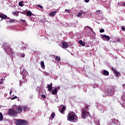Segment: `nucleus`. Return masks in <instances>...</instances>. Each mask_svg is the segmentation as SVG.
Listing matches in <instances>:
<instances>
[{"mask_svg": "<svg viewBox=\"0 0 125 125\" xmlns=\"http://www.w3.org/2000/svg\"><path fill=\"white\" fill-rule=\"evenodd\" d=\"M22 83V82H21V81H20V84H19V85H20V86H21V83Z\"/></svg>", "mask_w": 125, "mask_h": 125, "instance_id": "nucleus-51", "label": "nucleus"}, {"mask_svg": "<svg viewBox=\"0 0 125 125\" xmlns=\"http://www.w3.org/2000/svg\"><path fill=\"white\" fill-rule=\"evenodd\" d=\"M55 117V113L53 112L51 115V118L52 119H54V117Z\"/></svg>", "mask_w": 125, "mask_h": 125, "instance_id": "nucleus-28", "label": "nucleus"}, {"mask_svg": "<svg viewBox=\"0 0 125 125\" xmlns=\"http://www.w3.org/2000/svg\"><path fill=\"white\" fill-rule=\"evenodd\" d=\"M22 107V109L23 110V112H25V111H26V110H27L28 106H26V105H22L21 106Z\"/></svg>", "mask_w": 125, "mask_h": 125, "instance_id": "nucleus-21", "label": "nucleus"}, {"mask_svg": "<svg viewBox=\"0 0 125 125\" xmlns=\"http://www.w3.org/2000/svg\"><path fill=\"white\" fill-rule=\"evenodd\" d=\"M58 92V91L57 90V88H56L54 87V89H53L52 91V94H56Z\"/></svg>", "mask_w": 125, "mask_h": 125, "instance_id": "nucleus-16", "label": "nucleus"}, {"mask_svg": "<svg viewBox=\"0 0 125 125\" xmlns=\"http://www.w3.org/2000/svg\"><path fill=\"white\" fill-rule=\"evenodd\" d=\"M21 14H25V12L22 11L21 12Z\"/></svg>", "mask_w": 125, "mask_h": 125, "instance_id": "nucleus-49", "label": "nucleus"}, {"mask_svg": "<svg viewBox=\"0 0 125 125\" xmlns=\"http://www.w3.org/2000/svg\"><path fill=\"white\" fill-rule=\"evenodd\" d=\"M115 76H116V77H118L119 75H120V73L119 72H118V71H116V72H115Z\"/></svg>", "mask_w": 125, "mask_h": 125, "instance_id": "nucleus-33", "label": "nucleus"}, {"mask_svg": "<svg viewBox=\"0 0 125 125\" xmlns=\"http://www.w3.org/2000/svg\"><path fill=\"white\" fill-rule=\"evenodd\" d=\"M116 41L117 42H121V40L119 39V38L117 39L116 40Z\"/></svg>", "mask_w": 125, "mask_h": 125, "instance_id": "nucleus-36", "label": "nucleus"}, {"mask_svg": "<svg viewBox=\"0 0 125 125\" xmlns=\"http://www.w3.org/2000/svg\"><path fill=\"white\" fill-rule=\"evenodd\" d=\"M75 116H76V113L74 112H69L67 115V121L73 122L75 120Z\"/></svg>", "mask_w": 125, "mask_h": 125, "instance_id": "nucleus-2", "label": "nucleus"}, {"mask_svg": "<svg viewBox=\"0 0 125 125\" xmlns=\"http://www.w3.org/2000/svg\"><path fill=\"white\" fill-rule=\"evenodd\" d=\"M100 32L101 33H104L105 32V30H104V29H101L100 30Z\"/></svg>", "mask_w": 125, "mask_h": 125, "instance_id": "nucleus-35", "label": "nucleus"}, {"mask_svg": "<svg viewBox=\"0 0 125 125\" xmlns=\"http://www.w3.org/2000/svg\"><path fill=\"white\" fill-rule=\"evenodd\" d=\"M21 22L22 23H26V21L25 20H21Z\"/></svg>", "mask_w": 125, "mask_h": 125, "instance_id": "nucleus-37", "label": "nucleus"}, {"mask_svg": "<svg viewBox=\"0 0 125 125\" xmlns=\"http://www.w3.org/2000/svg\"><path fill=\"white\" fill-rule=\"evenodd\" d=\"M8 20H7V22H8L9 23H13L15 21V19H11L9 18H8Z\"/></svg>", "mask_w": 125, "mask_h": 125, "instance_id": "nucleus-14", "label": "nucleus"}, {"mask_svg": "<svg viewBox=\"0 0 125 125\" xmlns=\"http://www.w3.org/2000/svg\"><path fill=\"white\" fill-rule=\"evenodd\" d=\"M82 14H84V15H85V14H86V12H84V11H81Z\"/></svg>", "mask_w": 125, "mask_h": 125, "instance_id": "nucleus-42", "label": "nucleus"}, {"mask_svg": "<svg viewBox=\"0 0 125 125\" xmlns=\"http://www.w3.org/2000/svg\"><path fill=\"white\" fill-rule=\"evenodd\" d=\"M65 11H69V10L65 9Z\"/></svg>", "mask_w": 125, "mask_h": 125, "instance_id": "nucleus-55", "label": "nucleus"}, {"mask_svg": "<svg viewBox=\"0 0 125 125\" xmlns=\"http://www.w3.org/2000/svg\"><path fill=\"white\" fill-rule=\"evenodd\" d=\"M88 116H89V112L85 110H83L82 111V117L83 119H86Z\"/></svg>", "mask_w": 125, "mask_h": 125, "instance_id": "nucleus-5", "label": "nucleus"}, {"mask_svg": "<svg viewBox=\"0 0 125 125\" xmlns=\"http://www.w3.org/2000/svg\"><path fill=\"white\" fill-rule=\"evenodd\" d=\"M101 12V11L100 10H98L96 11L97 13H100Z\"/></svg>", "mask_w": 125, "mask_h": 125, "instance_id": "nucleus-43", "label": "nucleus"}, {"mask_svg": "<svg viewBox=\"0 0 125 125\" xmlns=\"http://www.w3.org/2000/svg\"><path fill=\"white\" fill-rule=\"evenodd\" d=\"M123 88H125V84L123 85Z\"/></svg>", "mask_w": 125, "mask_h": 125, "instance_id": "nucleus-50", "label": "nucleus"}, {"mask_svg": "<svg viewBox=\"0 0 125 125\" xmlns=\"http://www.w3.org/2000/svg\"><path fill=\"white\" fill-rule=\"evenodd\" d=\"M13 93H15V92H14V91H13Z\"/></svg>", "mask_w": 125, "mask_h": 125, "instance_id": "nucleus-58", "label": "nucleus"}, {"mask_svg": "<svg viewBox=\"0 0 125 125\" xmlns=\"http://www.w3.org/2000/svg\"><path fill=\"white\" fill-rule=\"evenodd\" d=\"M112 69L114 73H116V72H117V70L115 69H114V67H112Z\"/></svg>", "mask_w": 125, "mask_h": 125, "instance_id": "nucleus-44", "label": "nucleus"}, {"mask_svg": "<svg viewBox=\"0 0 125 125\" xmlns=\"http://www.w3.org/2000/svg\"><path fill=\"white\" fill-rule=\"evenodd\" d=\"M14 91H15V92H16V91H15V90Z\"/></svg>", "mask_w": 125, "mask_h": 125, "instance_id": "nucleus-59", "label": "nucleus"}, {"mask_svg": "<svg viewBox=\"0 0 125 125\" xmlns=\"http://www.w3.org/2000/svg\"><path fill=\"white\" fill-rule=\"evenodd\" d=\"M62 48H68V47H69V44L65 42H62Z\"/></svg>", "mask_w": 125, "mask_h": 125, "instance_id": "nucleus-9", "label": "nucleus"}, {"mask_svg": "<svg viewBox=\"0 0 125 125\" xmlns=\"http://www.w3.org/2000/svg\"><path fill=\"white\" fill-rule=\"evenodd\" d=\"M37 90H38L39 94H42V89H40L39 87H38Z\"/></svg>", "mask_w": 125, "mask_h": 125, "instance_id": "nucleus-30", "label": "nucleus"}, {"mask_svg": "<svg viewBox=\"0 0 125 125\" xmlns=\"http://www.w3.org/2000/svg\"><path fill=\"white\" fill-rule=\"evenodd\" d=\"M83 15V13H82V11L79 12L78 13V15H77V17H81V16Z\"/></svg>", "mask_w": 125, "mask_h": 125, "instance_id": "nucleus-29", "label": "nucleus"}, {"mask_svg": "<svg viewBox=\"0 0 125 125\" xmlns=\"http://www.w3.org/2000/svg\"><path fill=\"white\" fill-rule=\"evenodd\" d=\"M118 4L120 5V3H118Z\"/></svg>", "mask_w": 125, "mask_h": 125, "instance_id": "nucleus-60", "label": "nucleus"}, {"mask_svg": "<svg viewBox=\"0 0 125 125\" xmlns=\"http://www.w3.org/2000/svg\"><path fill=\"white\" fill-rule=\"evenodd\" d=\"M19 12V13H21L22 12L21 11H18V13Z\"/></svg>", "mask_w": 125, "mask_h": 125, "instance_id": "nucleus-54", "label": "nucleus"}, {"mask_svg": "<svg viewBox=\"0 0 125 125\" xmlns=\"http://www.w3.org/2000/svg\"><path fill=\"white\" fill-rule=\"evenodd\" d=\"M102 75L104 76H109V72L106 70H104L101 71Z\"/></svg>", "mask_w": 125, "mask_h": 125, "instance_id": "nucleus-10", "label": "nucleus"}, {"mask_svg": "<svg viewBox=\"0 0 125 125\" xmlns=\"http://www.w3.org/2000/svg\"><path fill=\"white\" fill-rule=\"evenodd\" d=\"M41 96L43 99H45V95H41Z\"/></svg>", "mask_w": 125, "mask_h": 125, "instance_id": "nucleus-40", "label": "nucleus"}, {"mask_svg": "<svg viewBox=\"0 0 125 125\" xmlns=\"http://www.w3.org/2000/svg\"><path fill=\"white\" fill-rule=\"evenodd\" d=\"M11 93H12V90H11V91H10L9 94H11Z\"/></svg>", "mask_w": 125, "mask_h": 125, "instance_id": "nucleus-53", "label": "nucleus"}, {"mask_svg": "<svg viewBox=\"0 0 125 125\" xmlns=\"http://www.w3.org/2000/svg\"><path fill=\"white\" fill-rule=\"evenodd\" d=\"M41 36H43V35H41Z\"/></svg>", "mask_w": 125, "mask_h": 125, "instance_id": "nucleus-61", "label": "nucleus"}, {"mask_svg": "<svg viewBox=\"0 0 125 125\" xmlns=\"http://www.w3.org/2000/svg\"><path fill=\"white\" fill-rule=\"evenodd\" d=\"M26 48L27 47L26 46V45L21 47V49H22V50H26Z\"/></svg>", "mask_w": 125, "mask_h": 125, "instance_id": "nucleus-31", "label": "nucleus"}, {"mask_svg": "<svg viewBox=\"0 0 125 125\" xmlns=\"http://www.w3.org/2000/svg\"><path fill=\"white\" fill-rule=\"evenodd\" d=\"M66 110V106L63 105L62 107V109L61 110L60 112L61 114H64V110Z\"/></svg>", "mask_w": 125, "mask_h": 125, "instance_id": "nucleus-18", "label": "nucleus"}, {"mask_svg": "<svg viewBox=\"0 0 125 125\" xmlns=\"http://www.w3.org/2000/svg\"><path fill=\"white\" fill-rule=\"evenodd\" d=\"M111 121H112L113 124H115V123H116V122H117V123H119V124H120V122L119 121V120H116V119H111Z\"/></svg>", "mask_w": 125, "mask_h": 125, "instance_id": "nucleus-24", "label": "nucleus"}, {"mask_svg": "<svg viewBox=\"0 0 125 125\" xmlns=\"http://www.w3.org/2000/svg\"><path fill=\"white\" fill-rule=\"evenodd\" d=\"M1 82H3V81H4V79H3V78H2V79H1Z\"/></svg>", "mask_w": 125, "mask_h": 125, "instance_id": "nucleus-52", "label": "nucleus"}, {"mask_svg": "<svg viewBox=\"0 0 125 125\" xmlns=\"http://www.w3.org/2000/svg\"><path fill=\"white\" fill-rule=\"evenodd\" d=\"M47 87L48 89V90L51 92V91H52V83H51L50 84H47Z\"/></svg>", "mask_w": 125, "mask_h": 125, "instance_id": "nucleus-11", "label": "nucleus"}, {"mask_svg": "<svg viewBox=\"0 0 125 125\" xmlns=\"http://www.w3.org/2000/svg\"><path fill=\"white\" fill-rule=\"evenodd\" d=\"M122 31H125V27L124 26H122L121 28Z\"/></svg>", "mask_w": 125, "mask_h": 125, "instance_id": "nucleus-45", "label": "nucleus"}, {"mask_svg": "<svg viewBox=\"0 0 125 125\" xmlns=\"http://www.w3.org/2000/svg\"><path fill=\"white\" fill-rule=\"evenodd\" d=\"M16 109L17 110L16 112L17 115L18 114H21V113L23 112V109H22V106L21 105L16 106Z\"/></svg>", "mask_w": 125, "mask_h": 125, "instance_id": "nucleus-6", "label": "nucleus"}, {"mask_svg": "<svg viewBox=\"0 0 125 125\" xmlns=\"http://www.w3.org/2000/svg\"><path fill=\"white\" fill-rule=\"evenodd\" d=\"M55 88H57V90H59L60 89V88H61V87H60V86H58L56 87H55Z\"/></svg>", "mask_w": 125, "mask_h": 125, "instance_id": "nucleus-34", "label": "nucleus"}, {"mask_svg": "<svg viewBox=\"0 0 125 125\" xmlns=\"http://www.w3.org/2000/svg\"><path fill=\"white\" fill-rule=\"evenodd\" d=\"M102 39L103 41L109 42V41H110V36L106 35H102Z\"/></svg>", "mask_w": 125, "mask_h": 125, "instance_id": "nucleus-8", "label": "nucleus"}, {"mask_svg": "<svg viewBox=\"0 0 125 125\" xmlns=\"http://www.w3.org/2000/svg\"><path fill=\"white\" fill-rule=\"evenodd\" d=\"M79 44L82 45V46H84L85 45V43L83 42L82 40H80L79 41Z\"/></svg>", "mask_w": 125, "mask_h": 125, "instance_id": "nucleus-19", "label": "nucleus"}, {"mask_svg": "<svg viewBox=\"0 0 125 125\" xmlns=\"http://www.w3.org/2000/svg\"><path fill=\"white\" fill-rule=\"evenodd\" d=\"M52 57H55V55H53Z\"/></svg>", "mask_w": 125, "mask_h": 125, "instance_id": "nucleus-56", "label": "nucleus"}, {"mask_svg": "<svg viewBox=\"0 0 125 125\" xmlns=\"http://www.w3.org/2000/svg\"><path fill=\"white\" fill-rule=\"evenodd\" d=\"M55 59L58 63H59V62H60V61L61 60V59L60 58V57H58V56H56V58H55Z\"/></svg>", "mask_w": 125, "mask_h": 125, "instance_id": "nucleus-20", "label": "nucleus"}, {"mask_svg": "<svg viewBox=\"0 0 125 125\" xmlns=\"http://www.w3.org/2000/svg\"><path fill=\"white\" fill-rule=\"evenodd\" d=\"M16 125H28V121L24 120L18 119L15 121Z\"/></svg>", "mask_w": 125, "mask_h": 125, "instance_id": "nucleus-3", "label": "nucleus"}, {"mask_svg": "<svg viewBox=\"0 0 125 125\" xmlns=\"http://www.w3.org/2000/svg\"><path fill=\"white\" fill-rule=\"evenodd\" d=\"M2 120H3V115L1 112H0V121H2Z\"/></svg>", "mask_w": 125, "mask_h": 125, "instance_id": "nucleus-25", "label": "nucleus"}, {"mask_svg": "<svg viewBox=\"0 0 125 125\" xmlns=\"http://www.w3.org/2000/svg\"><path fill=\"white\" fill-rule=\"evenodd\" d=\"M12 15H15V16H19V14H18V11L13 12Z\"/></svg>", "mask_w": 125, "mask_h": 125, "instance_id": "nucleus-23", "label": "nucleus"}, {"mask_svg": "<svg viewBox=\"0 0 125 125\" xmlns=\"http://www.w3.org/2000/svg\"><path fill=\"white\" fill-rule=\"evenodd\" d=\"M38 7H40V8H41V9H43V7L41 5H38Z\"/></svg>", "mask_w": 125, "mask_h": 125, "instance_id": "nucleus-39", "label": "nucleus"}, {"mask_svg": "<svg viewBox=\"0 0 125 125\" xmlns=\"http://www.w3.org/2000/svg\"><path fill=\"white\" fill-rule=\"evenodd\" d=\"M41 65L42 69H45V66L44 65V62L43 61L41 62Z\"/></svg>", "mask_w": 125, "mask_h": 125, "instance_id": "nucleus-17", "label": "nucleus"}, {"mask_svg": "<svg viewBox=\"0 0 125 125\" xmlns=\"http://www.w3.org/2000/svg\"><path fill=\"white\" fill-rule=\"evenodd\" d=\"M84 1L85 2H86V3L89 2V0H85Z\"/></svg>", "mask_w": 125, "mask_h": 125, "instance_id": "nucleus-47", "label": "nucleus"}, {"mask_svg": "<svg viewBox=\"0 0 125 125\" xmlns=\"http://www.w3.org/2000/svg\"><path fill=\"white\" fill-rule=\"evenodd\" d=\"M19 5L20 6H21V7L24 6V4L23 3V2H22V1H20V2H19Z\"/></svg>", "mask_w": 125, "mask_h": 125, "instance_id": "nucleus-27", "label": "nucleus"}, {"mask_svg": "<svg viewBox=\"0 0 125 125\" xmlns=\"http://www.w3.org/2000/svg\"><path fill=\"white\" fill-rule=\"evenodd\" d=\"M21 57H25V54H21Z\"/></svg>", "mask_w": 125, "mask_h": 125, "instance_id": "nucleus-46", "label": "nucleus"}, {"mask_svg": "<svg viewBox=\"0 0 125 125\" xmlns=\"http://www.w3.org/2000/svg\"><path fill=\"white\" fill-rule=\"evenodd\" d=\"M17 98V96H15L11 98V100H14V99H16Z\"/></svg>", "mask_w": 125, "mask_h": 125, "instance_id": "nucleus-41", "label": "nucleus"}, {"mask_svg": "<svg viewBox=\"0 0 125 125\" xmlns=\"http://www.w3.org/2000/svg\"><path fill=\"white\" fill-rule=\"evenodd\" d=\"M26 15L27 16H32V12H31V11H26Z\"/></svg>", "mask_w": 125, "mask_h": 125, "instance_id": "nucleus-22", "label": "nucleus"}, {"mask_svg": "<svg viewBox=\"0 0 125 125\" xmlns=\"http://www.w3.org/2000/svg\"><path fill=\"white\" fill-rule=\"evenodd\" d=\"M84 29L86 30V31H88V30H90L92 33H94V31H93V29L91 28L90 26H86L84 27Z\"/></svg>", "mask_w": 125, "mask_h": 125, "instance_id": "nucleus-12", "label": "nucleus"}, {"mask_svg": "<svg viewBox=\"0 0 125 125\" xmlns=\"http://www.w3.org/2000/svg\"><path fill=\"white\" fill-rule=\"evenodd\" d=\"M72 27H74V28H76V27H77V24H76V23H73V24H72Z\"/></svg>", "mask_w": 125, "mask_h": 125, "instance_id": "nucleus-38", "label": "nucleus"}, {"mask_svg": "<svg viewBox=\"0 0 125 125\" xmlns=\"http://www.w3.org/2000/svg\"><path fill=\"white\" fill-rule=\"evenodd\" d=\"M21 75L22 76L23 80H24L28 76V71L25 70H22L21 72Z\"/></svg>", "mask_w": 125, "mask_h": 125, "instance_id": "nucleus-7", "label": "nucleus"}, {"mask_svg": "<svg viewBox=\"0 0 125 125\" xmlns=\"http://www.w3.org/2000/svg\"><path fill=\"white\" fill-rule=\"evenodd\" d=\"M57 13V11H53V12H51L49 13L50 16H51L52 17H54L55 15H56V13Z\"/></svg>", "mask_w": 125, "mask_h": 125, "instance_id": "nucleus-13", "label": "nucleus"}, {"mask_svg": "<svg viewBox=\"0 0 125 125\" xmlns=\"http://www.w3.org/2000/svg\"><path fill=\"white\" fill-rule=\"evenodd\" d=\"M2 83V82H0V84Z\"/></svg>", "mask_w": 125, "mask_h": 125, "instance_id": "nucleus-57", "label": "nucleus"}, {"mask_svg": "<svg viewBox=\"0 0 125 125\" xmlns=\"http://www.w3.org/2000/svg\"><path fill=\"white\" fill-rule=\"evenodd\" d=\"M8 114L9 115V116H11L12 117H17V113L16 112V110L12 108L9 109Z\"/></svg>", "mask_w": 125, "mask_h": 125, "instance_id": "nucleus-4", "label": "nucleus"}, {"mask_svg": "<svg viewBox=\"0 0 125 125\" xmlns=\"http://www.w3.org/2000/svg\"><path fill=\"white\" fill-rule=\"evenodd\" d=\"M89 107V105H86L85 106V109H88V107Z\"/></svg>", "mask_w": 125, "mask_h": 125, "instance_id": "nucleus-48", "label": "nucleus"}, {"mask_svg": "<svg viewBox=\"0 0 125 125\" xmlns=\"http://www.w3.org/2000/svg\"><path fill=\"white\" fill-rule=\"evenodd\" d=\"M43 73L45 76H49V74L45 71H44Z\"/></svg>", "mask_w": 125, "mask_h": 125, "instance_id": "nucleus-32", "label": "nucleus"}, {"mask_svg": "<svg viewBox=\"0 0 125 125\" xmlns=\"http://www.w3.org/2000/svg\"><path fill=\"white\" fill-rule=\"evenodd\" d=\"M0 18H1L2 19H8V17H7V16L6 15H0Z\"/></svg>", "mask_w": 125, "mask_h": 125, "instance_id": "nucleus-15", "label": "nucleus"}, {"mask_svg": "<svg viewBox=\"0 0 125 125\" xmlns=\"http://www.w3.org/2000/svg\"><path fill=\"white\" fill-rule=\"evenodd\" d=\"M3 49L4 51L11 57V59H13L14 53L12 51V48L9 46V44L7 43H5L3 44Z\"/></svg>", "mask_w": 125, "mask_h": 125, "instance_id": "nucleus-1", "label": "nucleus"}, {"mask_svg": "<svg viewBox=\"0 0 125 125\" xmlns=\"http://www.w3.org/2000/svg\"><path fill=\"white\" fill-rule=\"evenodd\" d=\"M115 93V91H114L113 89L110 90V92L108 93V94H114Z\"/></svg>", "mask_w": 125, "mask_h": 125, "instance_id": "nucleus-26", "label": "nucleus"}]
</instances>
